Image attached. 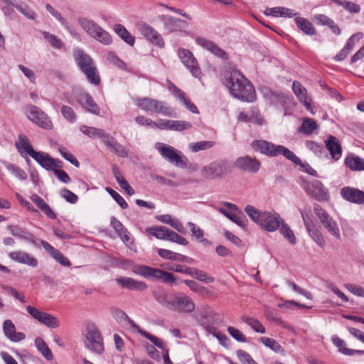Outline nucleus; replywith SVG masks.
Returning a JSON list of instances; mask_svg holds the SVG:
<instances>
[{
	"label": "nucleus",
	"mask_w": 364,
	"mask_h": 364,
	"mask_svg": "<svg viewBox=\"0 0 364 364\" xmlns=\"http://www.w3.org/2000/svg\"><path fill=\"white\" fill-rule=\"evenodd\" d=\"M111 225L124 242L127 245L132 243L127 230L119 220L112 217L111 219Z\"/></svg>",
	"instance_id": "e433bc0d"
},
{
	"label": "nucleus",
	"mask_w": 364,
	"mask_h": 364,
	"mask_svg": "<svg viewBox=\"0 0 364 364\" xmlns=\"http://www.w3.org/2000/svg\"><path fill=\"white\" fill-rule=\"evenodd\" d=\"M106 191L110 194L112 198L117 203V204L122 208L126 209L128 208L127 203L117 192H116L115 191L109 187L106 188Z\"/></svg>",
	"instance_id": "338daca9"
},
{
	"label": "nucleus",
	"mask_w": 364,
	"mask_h": 364,
	"mask_svg": "<svg viewBox=\"0 0 364 364\" xmlns=\"http://www.w3.org/2000/svg\"><path fill=\"white\" fill-rule=\"evenodd\" d=\"M138 31L139 33L153 45H159V35L158 31L151 26L142 23L138 25Z\"/></svg>",
	"instance_id": "c85d7f7f"
},
{
	"label": "nucleus",
	"mask_w": 364,
	"mask_h": 364,
	"mask_svg": "<svg viewBox=\"0 0 364 364\" xmlns=\"http://www.w3.org/2000/svg\"><path fill=\"white\" fill-rule=\"evenodd\" d=\"M161 267L166 269L184 273L188 275L191 272V267L178 264L166 263L161 264Z\"/></svg>",
	"instance_id": "6e6d98bb"
},
{
	"label": "nucleus",
	"mask_w": 364,
	"mask_h": 364,
	"mask_svg": "<svg viewBox=\"0 0 364 364\" xmlns=\"http://www.w3.org/2000/svg\"><path fill=\"white\" fill-rule=\"evenodd\" d=\"M61 114L70 123H74L77 120L76 114L71 107L63 105L61 107Z\"/></svg>",
	"instance_id": "e2e57ef3"
},
{
	"label": "nucleus",
	"mask_w": 364,
	"mask_h": 364,
	"mask_svg": "<svg viewBox=\"0 0 364 364\" xmlns=\"http://www.w3.org/2000/svg\"><path fill=\"white\" fill-rule=\"evenodd\" d=\"M112 314L117 321L122 326H129L132 329L138 328V326L128 316V315L119 309H113Z\"/></svg>",
	"instance_id": "c9c22d12"
},
{
	"label": "nucleus",
	"mask_w": 364,
	"mask_h": 364,
	"mask_svg": "<svg viewBox=\"0 0 364 364\" xmlns=\"http://www.w3.org/2000/svg\"><path fill=\"white\" fill-rule=\"evenodd\" d=\"M222 81L230 94L245 102H253L256 94L252 83L238 70L229 67L223 72Z\"/></svg>",
	"instance_id": "f257e3e1"
},
{
	"label": "nucleus",
	"mask_w": 364,
	"mask_h": 364,
	"mask_svg": "<svg viewBox=\"0 0 364 364\" xmlns=\"http://www.w3.org/2000/svg\"><path fill=\"white\" fill-rule=\"evenodd\" d=\"M161 223L170 225L180 233L185 234L186 232V230L183 224L177 218L172 216L171 215H161Z\"/></svg>",
	"instance_id": "79ce46f5"
},
{
	"label": "nucleus",
	"mask_w": 364,
	"mask_h": 364,
	"mask_svg": "<svg viewBox=\"0 0 364 364\" xmlns=\"http://www.w3.org/2000/svg\"><path fill=\"white\" fill-rule=\"evenodd\" d=\"M6 168L19 180L24 181L27 178L26 171L15 164L8 163L6 164Z\"/></svg>",
	"instance_id": "4d7b16f0"
},
{
	"label": "nucleus",
	"mask_w": 364,
	"mask_h": 364,
	"mask_svg": "<svg viewBox=\"0 0 364 364\" xmlns=\"http://www.w3.org/2000/svg\"><path fill=\"white\" fill-rule=\"evenodd\" d=\"M9 257L13 261L18 263L27 264L32 267H36L38 264V259L26 252L16 250L9 253Z\"/></svg>",
	"instance_id": "b1692460"
},
{
	"label": "nucleus",
	"mask_w": 364,
	"mask_h": 364,
	"mask_svg": "<svg viewBox=\"0 0 364 364\" xmlns=\"http://www.w3.org/2000/svg\"><path fill=\"white\" fill-rule=\"evenodd\" d=\"M80 130L87 136L92 138V139H97L99 138L100 135L102 134L103 129L93 127H88L86 125H82L80 127Z\"/></svg>",
	"instance_id": "052dcab7"
},
{
	"label": "nucleus",
	"mask_w": 364,
	"mask_h": 364,
	"mask_svg": "<svg viewBox=\"0 0 364 364\" xmlns=\"http://www.w3.org/2000/svg\"><path fill=\"white\" fill-rule=\"evenodd\" d=\"M331 341L335 346L338 349V351L346 355H362L364 354V350H353L346 347V342L336 335L331 337Z\"/></svg>",
	"instance_id": "72a5a7b5"
},
{
	"label": "nucleus",
	"mask_w": 364,
	"mask_h": 364,
	"mask_svg": "<svg viewBox=\"0 0 364 364\" xmlns=\"http://www.w3.org/2000/svg\"><path fill=\"white\" fill-rule=\"evenodd\" d=\"M314 212L328 232L336 239L341 238L339 228L336 221L319 205H314Z\"/></svg>",
	"instance_id": "ddd939ff"
},
{
	"label": "nucleus",
	"mask_w": 364,
	"mask_h": 364,
	"mask_svg": "<svg viewBox=\"0 0 364 364\" xmlns=\"http://www.w3.org/2000/svg\"><path fill=\"white\" fill-rule=\"evenodd\" d=\"M280 233L282 236L289 242L291 245H295L296 243V238L290 228V227L283 220H282V223L279 228Z\"/></svg>",
	"instance_id": "8fccbe9b"
},
{
	"label": "nucleus",
	"mask_w": 364,
	"mask_h": 364,
	"mask_svg": "<svg viewBox=\"0 0 364 364\" xmlns=\"http://www.w3.org/2000/svg\"><path fill=\"white\" fill-rule=\"evenodd\" d=\"M16 147L22 156L29 155L47 171H53L55 168H61L63 166L60 160L52 158L47 153L35 151L26 136L23 134L18 135V140L16 141Z\"/></svg>",
	"instance_id": "f03ea898"
},
{
	"label": "nucleus",
	"mask_w": 364,
	"mask_h": 364,
	"mask_svg": "<svg viewBox=\"0 0 364 364\" xmlns=\"http://www.w3.org/2000/svg\"><path fill=\"white\" fill-rule=\"evenodd\" d=\"M252 149L269 157L282 155L295 164H301V160L291 150L282 145H277L270 141L259 139L252 142Z\"/></svg>",
	"instance_id": "20e7f679"
},
{
	"label": "nucleus",
	"mask_w": 364,
	"mask_h": 364,
	"mask_svg": "<svg viewBox=\"0 0 364 364\" xmlns=\"http://www.w3.org/2000/svg\"><path fill=\"white\" fill-rule=\"evenodd\" d=\"M58 151L62 157H63L65 160L68 161L75 167H79V161L70 151H68V150L66 148L60 146L59 147Z\"/></svg>",
	"instance_id": "69168bd1"
},
{
	"label": "nucleus",
	"mask_w": 364,
	"mask_h": 364,
	"mask_svg": "<svg viewBox=\"0 0 364 364\" xmlns=\"http://www.w3.org/2000/svg\"><path fill=\"white\" fill-rule=\"evenodd\" d=\"M318 124L314 119L311 118H306L304 119L302 124L299 128V132L305 135H311L315 131L318 130Z\"/></svg>",
	"instance_id": "a18cd8bd"
},
{
	"label": "nucleus",
	"mask_w": 364,
	"mask_h": 364,
	"mask_svg": "<svg viewBox=\"0 0 364 364\" xmlns=\"http://www.w3.org/2000/svg\"><path fill=\"white\" fill-rule=\"evenodd\" d=\"M161 20L168 31H173L178 29L181 27V23H183V21L180 19H176L164 14L161 16Z\"/></svg>",
	"instance_id": "de8ad7c7"
},
{
	"label": "nucleus",
	"mask_w": 364,
	"mask_h": 364,
	"mask_svg": "<svg viewBox=\"0 0 364 364\" xmlns=\"http://www.w3.org/2000/svg\"><path fill=\"white\" fill-rule=\"evenodd\" d=\"M294 21L297 27L305 34L309 36H314L316 34V31L313 24L306 18L303 17H296L294 18Z\"/></svg>",
	"instance_id": "a19ab883"
},
{
	"label": "nucleus",
	"mask_w": 364,
	"mask_h": 364,
	"mask_svg": "<svg viewBox=\"0 0 364 364\" xmlns=\"http://www.w3.org/2000/svg\"><path fill=\"white\" fill-rule=\"evenodd\" d=\"M235 164L237 168L252 173L258 172L261 168V162L256 158L249 156L237 158Z\"/></svg>",
	"instance_id": "a211bd4d"
},
{
	"label": "nucleus",
	"mask_w": 364,
	"mask_h": 364,
	"mask_svg": "<svg viewBox=\"0 0 364 364\" xmlns=\"http://www.w3.org/2000/svg\"><path fill=\"white\" fill-rule=\"evenodd\" d=\"M260 341L266 347L269 348L276 353H279L284 350L282 346L274 339L268 337L260 338Z\"/></svg>",
	"instance_id": "bf43d9fd"
},
{
	"label": "nucleus",
	"mask_w": 364,
	"mask_h": 364,
	"mask_svg": "<svg viewBox=\"0 0 364 364\" xmlns=\"http://www.w3.org/2000/svg\"><path fill=\"white\" fill-rule=\"evenodd\" d=\"M342 198L350 203L355 204H364V191L350 186L343 187L341 190Z\"/></svg>",
	"instance_id": "5701e85b"
},
{
	"label": "nucleus",
	"mask_w": 364,
	"mask_h": 364,
	"mask_svg": "<svg viewBox=\"0 0 364 364\" xmlns=\"http://www.w3.org/2000/svg\"><path fill=\"white\" fill-rule=\"evenodd\" d=\"M224 207L218 208L219 212L228 218L232 223L243 229H246L247 220L243 213L235 205L226 202Z\"/></svg>",
	"instance_id": "9b49d317"
},
{
	"label": "nucleus",
	"mask_w": 364,
	"mask_h": 364,
	"mask_svg": "<svg viewBox=\"0 0 364 364\" xmlns=\"http://www.w3.org/2000/svg\"><path fill=\"white\" fill-rule=\"evenodd\" d=\"M26 309L32 318L48 328H57L60 325V321L55 316L46 311H42L35 306H27Z\"/></svg>",
	"instance_id": "f8f14e48"
},
{
	"label": "nucleus",
	"mask_w": 364,
	"mask_h": 364,
	"mask_svg": "<svg viewBox=\"0 0 364 364\" xmlns=\"http://www.w3.org/2000/svg\"><path fill=\"white\" fill-rule=\"evenodd\" d=\"M178 55L183 65L190 70L193 76L200 78L202 75L200 68L193 53L185 48L178 50Z\"/></svg>",
	"instance_id": "2eb2a0df"
},
{
	"label": "nucleus",
	"mask_w": 364,
	"mask_h": 364,
	"mask_svg": "<svg viewBox=\"0 0 364 364\" xmlns=\"http://www.w3.org/2000/svg\"><path fill=\"white\" fill-rule=\"evenodd\" d=\"M264 95L269 99L271 103L278 105L285 106L290 102V96L282 92H277L272 90H267Z\"/></svg>",
	"instance_id": "f704fd0d"
},
{
	"label": "nucleus",
	"mask_w": 364,
	"mask_h": 364,
	"mask_svg": "<svg viewBox=\"0 0 364 364\" xmlns=\"http://www.w3.org/2000/svg\"><path fill=\"white\" fill-rule=\"evenodd\" d=\"M85 347L90 350L101 354L104 351L102 336L94 323L90 322L85 327Z\"/></svg>",
	"instance_id": "6e6552de"
},
{
	"label": "nucleus",
	"mask_w": 364,
	"mask_h": 364,
	"mask_svg": "<svg viewBox=\"0 0 364 364\" xmlns=\"http://www.w3.org/2000/svg\"><path fill=\"white\" fill-rule=\"evenodd\" d=\"M301 216L304 223L305 228L309 236L319 247H323L326 245V242L321 232L311 221L306 214H305L304 212H301Z\"/></svg>",
	"instance_id": "4be33fe9"
},
{
	"label": "nucleus",
	"mask_w": 364,
	"mask_h": 364,
	"mask_svg": "<svg viewBox=\"0 0 364 364\" xmlns=\"http://www.w3.org/2000/svg\"><path fill=\"white\" fill-rule=\"evenodd\" d=\"M331 2L342 6L344 9L351 14H358L360 11L359 5L346 0H332Z\"/></svg>",
	"instance_id": "864d4df0"
},
{
	"label": "nucleus",
	"mask_w": 364,
	"mask_h": 364,
	"mask_svg": "<svg viewBox=\"0 0 364 364\" xmlns=\"http://www.w3.org/2000/svg\"><path fill=\"white\" fill-rule=\"evenodd\" d=\"M362 36L360 33L353 34L347 41L346 46L343 49L334 57L336 61H341L344 60L348 54L351 52L355 46V38L358 37L360 38Z\"/></svg>",
	"instance_id": "ea45409f"
},
{
	"label": "nucleus",
	"mask_w": 364,
	"mask_h": 364,
	"mask_svg": "<svg viewBox=\"0 0 364 364\" xmlns=\"http://www.w3.org/2000/svg\"><path fill=\"white\" fill-rule=\"evenodd\" d=\"M302 186L308 195L318 201H326L329 198L328 189L319 181L304 182Z\"/></svg>",
	"instance_id": "4468645a"
},
{
	"label": "nucleus",
	"mask_w": 364,
	"mask_h": 364,
	"mask_svg": "<svg viewBox=\"0 0 364 364\" xmlns=\"http://www.w3.org/2000/svg\"><path fill=\"white\" fill-rule=\"evenodd\" d=\"M187 225L191 228L192 237L199 242H205V239L203 238L204 232L199 227L196 226L193 223L188 222Z\"/></svg>",
	"instance_id": "0e129e2a"
},
{
	"label": "nucleus",
	"mask_w": 364,
	"mask_h": 364,
	"mask_svg": "<svg viewBox=\"0 0 364 364\" xmlns=\"http://www.w3.org/2000/svg\"><path fill=\"white\" fill-rule=\"evenodd\" d=\"M197 43L203 47L204 49L210 51L215 56L220 58L223 60L228 58V53L223 49L219 48L215 43L204 38H198L196 39Z\"/></svg>",
	"instance_id": "a878e982"
},
{
	"label": "nucleus",
	"mask_w": 364,
	"mask_h": 364,
	"mask_svg": "<svg viewBox=\"0 0 364 364\" xmlns=\"http://www.w3.org/2000/svg\"><path fill=\"white\" fill-rule=\"evenodd\" d=\"M245 212L257 225L268 232H274L282 223V218L277 213L261 211L251 205L245 208Z\"/></svg>",
	"instance_id": "7ed1b4c3"
},
{
	"label": "nucleus",
	"mask_w": 364,
	"mask_h": 364,
	"mask_svg": "<svg viewBox=\"0 0 364 364\" xmlns=\"http://www.w3.org/2000/svg\"><path fill=\"white\" fill-rule=\"evenodd\" d=\"M74 58L80 70L85 75L88 82L95 85H99L100 77L90 56L81 49H75L74 50Z\"/></svg>",
	"instance_id": "423d86ee"
},
{
	"label": "nucleus",
	"mask_w": 364,
	"mask_h": 364,
	"mask_svg": "<svg viewBox=\"0 0 364 364\" xmlns=\"http://www.w3.org/2000/svg\"><path fill=\"white\" fill-rule=\"evenodd\" d=\"M31 200L50 218L55 219L56 215L51 210L50 206L39 196L33 194L31 196Z\"/></svg>",
	"instance_id": "37998d69"
},
{
	"label": "nucleus",
	"mask_w": 364,
	"mask_h": 364,
	"mask_svg": "<svg viewBox=\"0 0 364 364\" xmlns=\"http://www.w3.org/2000/svg\"><path fill=\"white\" fill-rule=\"evenodd\" d=\"M3 331L5 336L12 342H19L26 338L23 333L16 331L15 325L10 319H6L4 321Z\"/></svg>",
	"instance_id": "393cba45"
},
{
	"label": "nucleus",
	"mask_w": 364,
	"mask_h": 364,
	"mask_svg": "<svg viewBox=\"0 0 364 364\" xmlns=\"http://www.w3.org/2000/svg\"><path fill=\"white\" fill-rule=\"evenodd\" d=\"M292 90L299 101L304 105L305 108L311 114H314L316 110L311 105V98L307 96L306 88L299 82L294 81L292 85Z\"/></svg>",
	"instance_id": "aec40b11"
},
{
	"label": "nucleus",
	"mask_w": 364,
	"mask_h": 364,
	"mask_svg": "<svg viewBox=\"0 0 364 364\" xmlns=\"http://www.w3.org/2000/svg\"><path fill=\"white\" fill-rule=\"evenodd\" d=\"M161 154L169 163L181 168H188L190 167L189 160L179 151L173 147L161 144Z\"/></svg>",
	"instance_id": "9d476101"
},
{
	"label": "nucleus",
	"mask_w": 364,
	"mask_h": 364,
	"mask_svg": "<svg viewBox=\"0 0 364 364\" xmlns=\"http://www.w3.org/2000/svg\"><path fill=\"white\" fill-rule=\"evenodd\" d=\"M344 164L350 171H364V159L354 154L347 155L345 158Z\"/></svg>",
	"instance_id": "2f4dec72"
},
{
	"label": "nucleus",
	"mask_w": 364,
	"mask_h": 364,
	"mask_svg": "<svg viewBox=\"0 0 364 364\" xmlns=\"http://www.w3.org/2000/svg\"><path fill=\"white\" fill-rule=\"evenodd\" d=\"M102 143L111 149L116 154L121 157H127L128 156L127 151L125 148L117 142V141L109 134L106 132L104 129L102 134L99 136Z\"/></svg>",
	"instance_id": "412c9836"
},
{
	"label": "nucleus",
	"mask_w": 364,
	"mask_h": 364,
	"mask_svg": "<svg viewBox=\"0 0 364 364\" xmlns=\"http://www.w3.org/2000/svg\"><path fill=\"white\" fill-rule=\"evenodd\" d=\"M305 146L308 149L312 151L318 157H322L326 156V151L323 146L314 141H306Z\"/></svg>",
	"instance_id": "5fc2aeb1"
},
{
	"label": "nucleus",
	"mask_w": 364,
	"mask_h": 364,
	"mask_svg": "<svg viewBox=\"0 0 364 364\" xmlns=\"http://www.w3.org/2000/svg\"><path fill=\"white\" fill-rule=\"evenodd\" d=\"M132 270L134 274L141 275L145 278H159V269L151 268L144 265H134L132 268Z\"/></svg>",
	"instance_id": "473e14b6"
},
{
	"label": "nucleus",
	"mask_w": 364,
	"mask_h": 364,
	"mask_svg": "<svg viewBox=\"0 0 364 364\" xmlns=\"http://www.w3.org/2000/svg\"><path fill=\"white\" fill-rule=\"evenodd\" d=\"M168 88L171 94L190 112L194 114H198L199 111L197 107L193 103L187 95L177 87L171 82L168 81Z\"/></svg>",
	"instance_id": "f3484780"
},
{
	"label": "nucleus",
	"mask_w": 364,
	"mask_h": 364,
	"mask_svg": "<svg viewBox=\"0 0 364 364\" xmlns=\"http://www.w3.org/2000/svg\"><path fill=\"white\" fill-rule=\"evenodd\" d=\"M344 287L353 294L364 297V287L353 284H345Z\"/></svg>",
	"instance_id": "774afa93"
},
{
	"label": "nucleus",
	"mask_w": 364,
	"mask_h": 364,
	"mask_svg": "<svg viewBox=\"0 0 364 364\" xmlns=\"http://www.w3.org/2000/svg\"><path fill=\"white\" fill-rule=\"evenodd\" d=\"M161 304L169 309L184 313L192 312L195 309V304L191 298L187 296L176 297L164 296Z\"/></svg>",
	"instance_id": "1a4fd4ad"
},
{
	"label": "nucleus",
	"mask_w": 364,
	"mask_h": 364,
	"mask_svg": "<svg viewBox=\"0 0 364 364\" xmlns=\"http://www.w3.org/2000/svg\"><path fill=\"white\" fill-rule=\"evenodd\" d=\"M116 282L122 287L130 290L143 291L146 288V284L144 282L137 281L130 277L117 278Z\"/></svg>",
	"instance_id": "c756f323"
},
{
	"label": "nucleus",
	"mask_w": 364,
	"mask_h": 364,
	"mask_svg": "<svg viewBox=\"0 0 364 364\" xmlns=\"http://www.w3.org/2000/svg\"><path fill=\"white\" fill-rule=\"evenodd\" d=\"M8 229L10 230L12 235L22 240L33 244L35 242L34 235L25 230L21 229L17 225H9Z\"/></svg>",
	"instance_id": "58836bf2"
},
{
	"label": "nucleus",
	"mask_w": 364,
	"mask_h": 364,
	"mask_svg": "<svg viewBox=\"0 0 364 364\" xmlns=\"http://www.w3.org/2000/svg\"><path fill=\"white\" fill-rule=\"evenodd\" d=\"M189 275L205 283H213L215 281L213 277L208 276L205 272L192 267Z\"/></svg>",
	"instance_id": "13d9d810"
},
{
	"label": "nucleus",
	"mask_w": 364,
	"mask_h": 364,
	"mask_svg": "<svg viewBox=\"0 0 364 364\" xmlns=\"http://www.w3.org/2000/svg\"><path fill=\"white\" fill-rule=\"evenodd\" d=\"M113 30L115 32V33L128 45L131 46H133L134 45L135 38L122 24H114L113 26Z\"/></svg>",
	"instance_id": "4c0bfd02"
},
{
	"label": "nucleus",
	"mask_w": 364,
	"mask_h": 364,
	"mask_svg": "<svg viewBox=\"0 0 364 364\" xmlns=\"http://www.w3.org/2000/svg\"><path fill=\"white\" fill-rule=\"evenodd\" d=\"M35 346L47 360H51L53 358L51 350L43 338L40 337L36 338L35 339Z\"/></svg>",
	"instance_id": "49530a36"
},
{
	"label": "nucleus",
	"mask_w": 364,
	"mask_h": 364,
	"mask_svg": "<svg viewBox=\"0 0 364 364\" xmlns=\"http://www.w3.org/2000/svg\"><path fill=\"white\" fill-rule=\"evenodd\" d=\"M47 11L68 31H70V26L68 25L67 21L62 16L61 14L55 10L51 5L47 4L46 5Z\"/></svg>",
	"instance_id": "680f3d73"
},
{
	"label": "nucleus",
	"mask_w": 364,
	"mask_h": 364,
	"mask_svg": "<svg viewBox=\"0 0 364 364\" xmlns=\"http://www.w3.org/2000/svg\"><path fill=\"white\" fill-rule=\"evenodd\" d=\"M137 107L146 112H154L157 110L158 102L149 98H139L135 100Z\"/></svg>",
	"instance_id": "c03bdc74"
},
{
	"label": "nucleus",
	"mask_w": 364,
	"mask_h": 364,
	"mask_svg": "<svg viewBox=\"0 0 364 364\" xmlns=\"http://www.w3.org/2000/svg\"><path fill=\"white\" fill-rule=\"evenodd\" d=\"M28 117L38 126L45 129H51L53 123L49 117L38 107L31 105L27 109Z\"/></svg>",
	"instance_id": "dca6fc26"
},
{
	"label": "nucleus",
	"mask_w": 364,
	"mask_h": 364,
	"mask_svg": "<svg viewBox=\"0 0 364 364\" xmlns=\"http://www.w3.org/2000/svg\"><path fill=\"white\" fill-rule=\"evenodd\" d=\"M325 144L331 159L335 161H338L342 156V147L339 140L336 136L330 135L325 141Z\"/></svg>",
	"instance_id": "bb28decb"
},
{
	"label": "nucleus",
	"mask_w": 364,
	"mask_h": 364,
	"mask_svg": "<svg viewBox=\"0 0 364 364\" xmlns=\"http://www.w3.org/2000/svg\"><path fill=\"white\" fill-rule=\"evenodd\" d=\"M41 244L42 247L47 251V252L53 257L55 261L60 263L64 267L71 266V263L69 259L64 257V255L57 249L54 248L48 242L41 240Z\"/></svg>",
	"instance_id": "cd10ccee"
},
{
	"label": "nucleus",
	"mask_w": 364,
	"mask_h": 364,
	"mask_svg": "<svg viewBox=\"0 0 364 364\" xmlns=\"http://www.w3.org/2000/svg\"><path fill=\"white\" fill-rule=\"evenodd\" d=\"M231 172L230 163L226 160H218L203 166L200 173L205 180L220 178Z\"/></svg>",
	"instance_id": "0eeeda50"
},
{
	"label": "nucleus",
	"mask_w": 364,
	"mask_h": 364,
	"mask_svg": "<svg viewBox=\"0 0 364 364\" xmlns=\"http://www.w3.org/2000/svg\"><path fill=\"white\" fill-rule=\"evenodd\" d=\"M215 144V142L213 141H200L189 144L188 147L192 152H198L209 149L214 146Z\"/></svg>",
	"instance_id": "603ef678"
},
{
	"label": "nucleus",
	"mask_w": 364,
	"mask_h": 364,
	"mask_svg": "<svg viewBox=\"0 0 364 364\" xmlns=\"http://www.w3.org/2000/svg\"><path fill=\"white\" fill-rule=\"evenodd\" d=\"M82 29L91 38L104 46L112 43V36L94 20L87 17H79L77 20Z\"/></svg>",
	"instance_id": "39448f33"
},
{
	"label": "nucleus",
	"mask_w": 364,
	"mask_h": 364,
	"mask_svg": "<svg viewBox=\"0 0 364 364\" xmlns=\"http://www.w3.org/2000/svg\"><path fill=\"white\" fill-rule=\"evenodd\" d=\"M77 102L88 112L99 115L100 109L92 97L86 92L80 90L75 93Z\"/></svg>",
	"instance_id": "6ab92c4d"
},
{
	"label": "nucleus",
	"mask_w": 364,
	"mask_h": 364,
	"mask_svg": "<svg viewBox=\"0 0 364 364\" xmlns=\"http://www.w3.org/2000/svg\"><path fill=\"white\" fill-rule=\"evenodd\" d=\"M241 319L244 323L250 326L255 332L262 334L265 333V328L259 320L247 316H242Z\"/></svg>",
	"instance_id": "09e8293b"
},
{
	"label": "nucleus",
	"mask_w": 364,
	"mask_h": 364,
	"mask_svg": "<svg viewBox=\"0 0 364 364\" xmlns=\"http://www.w3.org/2000/svg\"><path fill=\"white\" fill-rule=\"evenodd\" d=\"M42 36L49 43V44L55 49H61L64 46V43L57 36L50 33L48 31H42Z\"/></svg>",
	"instance_id": "3c124183"
},
{
	"label": "nucleus",
	"mask_w": 364,
	"mask_h": 364,
	"mask_svg": "<svg viewBox=\"0 0 364 364\" xmlns=\"http://www.w3.org/2000/svg\"><path fill=\"white\" fill-rule=\"evenodd\" d=\"M161 240H169L184 246L188 244V240L185 237L179 235L176 232L162 226H161Z\"/></svg>",
	"instance_id": "7c9ffc66"
}]
</instances>
